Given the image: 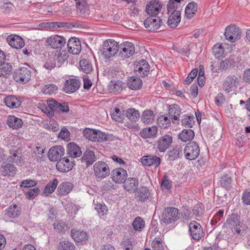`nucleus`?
<instances>
[{
  "label": "nucleus",
  "mask_w": 250,
  "mask_h": 250,
  "mask_svg": "<svg viewBox=\"0 0 250 250\" xmlns=\"http://www.w3.org/2000/svg\"><path fill=\"white\" fill-rule=\"evenodd\" d=\"M107 140V136L105 133L99 130H96L94 142H103Z\"/></svg>",
  "instance_id": "63"
},
{
  "label": "nucleus",
  "mask_w": 250,
  "mask_h": 250,
  "mask_svg": "<svg viewBox=\"0 0 250 250\" xmlns=\"http://www.w3.org/2000/svg\"><path fill=\"white\" fill-rule=\"evenodd\" d=\"M66 152L68 156L71 157V160L74 158L80 157L82 154L80 147L73 143L68 144Z\"/></svg>",
  "instance_id": "26"
},
{
  "label": "nucleus",
  "mask_w": 250,
  "mask_h": 250,
  "mask_svg": "<svg viewBox=\"0 0 250 250\" xmlns=\"http://www.w3.org/2000/svg\"><path fill=\"white\" fill-rule=\"evenodd\" d=\"M235 62L231 59L228 58L223 61L220 63V67L223 69H227L233 65Z\"/></svg>",
  "instance_id": "58"
},
{
  "label": "nucleus",
  "mask_w": 250,
  "mask_h": 250,
  "mask_svg": "<svg viewBox=\"0 0 250 250\" xmlns=\"http://www.w3.org/2000/svg\"><path fill=\"white\" fill-rule=\"evenodd\" d=\"M157 133V129L155 126L145 128L140 131L141 136L144 138L155 137Z\"/></svg>",
  "instance_id": "35"
},
{
  "label": "nucleus",
  "mask_w": 250,
  "mask_h": 250,
  "mask_svg": "<svg viewBox=\"0 0 250 250\" xmlns=\"http://www.w3.org/2000/svg\"><path fill=\"white\" fill-rule=\"evenodd\" d=\"M119 48L121 50L119 55L123 58H129L135 52L134 45L130 42H126L123 44H121Z\"/></svg>",
  "instance_id": "12"
},
{
  "label": "nucleus",
  "mask_w": 250,
  "mask_h": 250,
  "mask_svg": "<svg viewBox=\"0 0 250 250\" xmlns=\"http://www.w3.org/2000/svg\"><path fill=\"white\" fill-rule=\"evenodd\" d=\"M68 56L65 51L60 52L56 57V62L57 66L60 67L67 60Z\"/></svg>",
  "instance_id": "46"
},
{
  "label": "nucleus",
  "mask_w": 250,
  "mask_h": 250,
  "mask_svg": "<svg viewBox=\"0 0 250 250\" xmlns=\"http://www.w3.org/2000/svg\"><path fill=\"white\" fill-rule=\"evenodd\" d=\"M181 21V12L179 10H174L169 16L167 24L171 28L176 27Z\"/></svg>",
  "instance_id": "25"
},
{
  "label": "nucleus",
  "mask_w": 250,
  "mask_h": 250,
  "mask_svg": "<svg viewBox=\"0 0 250 250\" xmlns=\"http://www.w3.org/2000/svg\"><path fill=\"white\" fill-rule=\"evenodd\" d=\"M239 83L238 78L235 76H229L227 77L224 83V87L225 90L229 93L234 90Z\"/></svg>",
  "instance_id": "15"
},
{
  "label": "nucleus",
  "mask_w": 250,
  "mask_h": 250,
  "mask_svg": "<svg viewBox=\"0 0 250 250\" xmlns=\"http://www.w3.org/2000/svg\"><path fill=\"white\" fill-rule=\"evenodd\" d=\"M4 103L7 106L11 108H16L21 105V101L15 96L9 95L4 99Z\"/></svg>",
  "instance_id": "30"
},
{
  "label": "nucleus",
  "mask_w": 250,
  "mask_h": 250,
  "mask_svg": "<svg viewBox=\"0 0 250 250\" xmlns=\"http://www.w3.org/2000/svg\"><path fill=\"white\" fill-rule=\"evenodd\" d=\"M189 230L192 238L195 240H199L203 236V230L201 225L193 221L189 224Z\"/></svg>",
  "instance_id": "10"
},
{
  "label": "nucleus",
  "mask_w": 250,
  "mask_h": 250,
  "mask_svg": "<svg viewBox=\"0 0 250 250\" xmlns=\"http://www.w3.org/2000/svg\"><path fill=\"white\" fill-rule=\"evenodd\" d=\"M20 211L18 209V206L14 205L10 206L6 212V214L9 217L15 218L20 215Z\"/></svg>",
  "instance_id": "49"
},
{
  "label": "nucleus",
  "mask_w": 250,
  "mask_h": 250,
  "mask_svg": "<svg viewBox=\"0 0 250 250\" xmlns=\"http://www.w3.org/2000/svg\"><path fill=\"white\" fill-rule=\"evenodd\" d=\"M73 185L70 182L62 183L58 188V191L61 195H66L72 190Z\"/></svg>",
  "instance_id": "41"
},
{
  "label": "nucleus",
  "mask_w": 250,
  "mask_h": 250,
  "mask_svg": "<svg viewBox=\"0 0 250 250\" xmlns=\"http://www.w3.org/2000/svg\"><path fill=\"white\" fill-rule=\"evenodd\" d=\"M12 70V66L10 63L4 62L0 65V77L8 78L11 75Z\"/></svg>",
  "instance_id": "39"
},
{
  "label": "nucleus",
  "mask_w": 250,
  "mask_h": 250,
  "mask_svg": "<svg viewBox=\"0 0 250 250\" xmlns=\"http://www.w3.org/2000/svg\"><path fill=\"white\" fill-rule=\"evenodd\" d=\"M145 221L140 217H137L133 220L132 225L134 230L141 231L145 227Z\"/></svg>",
  "instance_id": "45"
},
{
  "label": "nucleus",
  "mask_w": 250,
  "mask_h": 250,
  "mask_svg": "<svg viewBox=\"0 0 250 250\" xmlns=\"http://www.w3.org/2000/svg\"><path fill=\"white\" fill-rule=\"evenodd\" d=\"M81 83L75 79H70L65 81L64 91L66 93H71L78 90L80 86Z\"/></svg>",
  "instance_id": "24"
},
{
  "label": "nucleus",
  "mask_w": 250,
  "mask_h": 250,
  "mask_svg": "<svg viewBox=\"0 0 250 250\" xmlns=\"http://www.w3.org/2000/svg\"><path fill=\"white\" fill-rule=\"evenodd\" d=\"M80 66L81 70L85 73H89L92 70L91 63L85 59H83L80 62Z\"/></svg>",
  "instance_id": "48"
},
{
  "label": "nucleus",
  "mask_w": 250,
  "mask_h": 250,
  "mask_svg": "<svg viewBox=\"0 0 250 250\" xmlns=\"http://www.w3.org/2000/svg\"><path fill=\"white\" fill-rule=\"evenodd\" d=\"M31 68L22 67L17 69L13 75L14 79L17 82L25 83L31 79Z\"/></svg>",
  "instance_id": "3"
},
{
  "label": "nucleus",
  "mask_w": 250,
  "mask_h": 250,
  "mask_svg": "<svg viewBox=\"0 0 250 250\" xmlns=\"http://www.w3.org/2000/svg\"><path fill=\"white\" fill-rule=\"evenodd\" d=\"M161 3L156 0L151 1L146 6V11L151 17L158 15L162 8Z\"/></svg>",
  "instance_id": "19"
},
{
  "label": "nucleus",
  "mask_w": 250,
  "mask_h": 250,
  "mask_svg": "<svg viewBox=\"0 0 250 250\" xmlns=\"http://www.w3.org/2000/svg\"><path fill=\"white\" fill-rule=\"evenodd\" d=\"M142 164L146 166L158 167L161 163V159L154 155H147L143 156L141 159Z\"/></svg>",
  "instance_id": "21"
},
{
  "label": "nucleus",
  "mask_w": 250,
  "mask_h": 250,
  "mask_svg": "<svg viewBox=\"0 0 250 250\" xmlns=\"http://www.w3.org/2000/svg\"><path fill=\"white\" fill-rule=\"evenodd\" d=\"M67 48L69 52L77 55L82 49L81 42L76 38H71L67 42Z\"/></svg>",
  "instance_id": "17"
},
{
  "label": "nucleus",
  "mask_w": 250,
  "mask_h": 250,
  "mask_svg": "<svg viewBox=\"0 0 250 250\" xmlns=\"http://www.w3.org/2000/svg\"><path fill=\"white\" fill-rule=\"evenodd\" d=\"M123 183L124 188L127 191L135 192L138 188L139 182L138 180L134 178H126Z\"/></svg>",
  "instance_id": "27"
},
{
  "label": "nucleus",
  "mask_w": 250,
  "mask_h": 250,
  "mask_svg": "<svg viewBox=\"0 0 250 250\" xmlns=\"http://www.w3.org/2000/svg\"><path fill=\"white\" fill-rule=\"evenodd\" d=\"M198 5L194 2H190L188 3L185 8V15L189 19L194 16L197 11Z\"/></svg>",
  "instance_id": "37"
},
{
  "label": "nucleus",
  "mask_w": 250,
  "mask_h": 250,
  "mask_svg": "<svg viewBox=\"0 0 250 250\" xmlns=\"http://www.w3.org/2000/svg\"><path fill=\"white\" fill-rule=\"evenodd\" d=\"M7 41L12 47L16 49L21 48L24 45L23 40L19 36L10 35L7 38Z\"/></svg>",
  "instance_id": "23"
},
{
  "label": "nucleus",
  "mask_w": 250,
  "mask_h": 250,
  "mask_svg": "<svg viewBox=\"0 0 250 250\" xmlns=\"http://www.w3.org/2000/svg\"><path fill=\"white\" fill-rule=\"evenodd\" d=\"M111 114L112 119L115 121L121 122L123 116L122 111L118 108H114Z\"/></svg>",
  "instance_id": "57"
},
{
  "label": "nucleus",
  "mask_w": 250,
  "mask_h": 250,
  "mask_svg": "<svg viewBox=\"0 0 250 250\" xmlns=\"http://www.w3.org/2000/svg\"><path fill=\"white\" fill-rule=\"evenodd\" d=\"M152 250H164V246L160 238H155L151 243Z\"/></svg>",
  "instance_id": "56"
},
{
  "label": "nucleus",
  "mask_w": 250,
  "mask_h": 250,
  "mask_svg": "<svg viewBox=\"0 0 250 250\" xmlns=\"http://www.w3.org/2000/svg\"><path fill=\"white\" fill-rule=\"evenodd\" d=\"M7 125L13 129H18L21 127L23 122L20 118L13 115H9L7 117Z\"/></svg>",
  "instance_id": "29"
},
{
  "label": "nucleus",
  "mask_w": 250,
  "mask_h": 250,
  "mask_svg": "<svg viewBox=\"0 0 250 250\" xmlns=\"http://www.w3.org/2000/svg\"><path fill=\"white\" fill-rule=\"evenodd\" d=\"M53 227L55 230L58 232H62L67 230L68 227L65 222L62 220H59L53 224Z\"/></svg>",
  "instance_id": "47"
},
{
  "label": "nucleus",
  "mask_w": 250,
  "mask_h": 250,
  "mask_svg": "<svg viewBox=\"0 0 250 250\" xmlns=\"http://www.w3.org/2000/svg\"><path fill=\"white\" fill-rule=\"evenodd\" d=\"M194 137V132L191 129H184L179 135V139L186 142L191 141Z\"/></svg>",
  "instance_id": "40"
},
{
  "label": "nucleus",
  "mask_w": 250,
  "mask_h": 250,
  "mask_svg": "<svg viewBox=\"0 0 250 250\" xmlns=\"http://www.w3.org/2000/svg\"><path fill=\"white\" fill-rule=\"evenodd\" d=\"M71 235L73 239L78 242L86 240L88 237V235L85 232L75 229L71 230Z\"/></svg>",
  "instance_id": "34"
},
{
  "label": "nucleus",
  "mask_w": 250,
  "mask_h": 250,
  "mask_svg": "<svg viewBox=\"0 0 250 250\" xmlns=\"http://www.w3.org/2000/svg\"><path fill=\"white\" fill-rule=\"evenodd\" d=\"M183 155L182 148L181 146L176 145L168 152V159L170 161L180 158Z\"/></svg>",
  "instance_id": "32"
},
{
  "label": "nucleus",
  "mask_w": 250,
  "mask_h": 250,
  "mask_svg": "<svg viewBox=\"0 0 250 250\" xmlns=\"http://www.w3.org/2000/svg\"><path fill=\"white\" fill-rule=\"evenodd\" d=\"M225 36L228 40L233 42L241 38V32L237 26L231 25L226 28Z\"/></svg>",
  "instance_id": "7"
},
{
  "label": "nucleus",
  "mask_w": 250,
  "mask_h": 250,
  "mask_svg": "<svg viewBox=\"0 0 250 250\" xmlns=\"http://www.w3.org/2000/svg\"><path fill=\"white\" fill-rule=\"evenodd\" d=\"M58 184V181L57 179L55 178L53 181H50L47 184L44 188L42 194L45 196H48L51 194L56 188Z\"/></svg>",
  "instance_id": "42"
},
{
  "label": "nucleus",
  "mask_w": 250,
  "mask_h": 250,
  "mask_svg": "<svg viewBox=\"0 0 250 250\" xmlns=\"http://www.w3.org/2000/svg\"><path fill=\"white\" fill-rule=\"evenodd\" d=\"M213 54L216 58L219 59L224 57V49L221 45H215L212 47Z\"/></svg>",
  "instance_id": "51"
},
{
  "label": "nucleus",
  "mask_w": 250,
  "mask_h": 250,
  "mask_svg": "<svg viewBox=\"0 0 250 250\" xmlns=\"http://www.w3.org/2000/svg\"><path fill=\"white\" fill-rule=\"evenodd\" d=\"M179 217V213L177 208H168L165 209L162 214V220L166 224H170L175 222Z\"/></svg>",
  "instance_id": "6"
},
{
  "label": "nucleus",
  "mask_w": 250,
  "mask_h": 250,
  "mask_svg": "<svg viewBox=\"0 0 250 250\" xmlns=\"http://www.w3.org/2000/svg\"><path fill=\"white\" fill-rule=\"evenodd\" d=\"M181 113V108L178 105L173 104L169 106L168 115L171 117V119L179 120Z\"/></svg>",
  "instance_id": "33"
},
{
  "label": "nucleus",
  "mask_w": 250,
  "mask_h": 250,
  "mask_svg": "<svg viewBox=\"0 0 250 250\" xmlns=\"http://www.w3.org/2000/svg\"><path fill=\"white\" fill-rule=\"evenodd\" d=\"M224 225L234 233H240L244 229V225L241 221L240 216L235 213L229 216Z\"/></svg>",
  "instance_id": "1"
},
{
  "label": "nucleus",
  "mask_w": 250,
  "mask_h": 250,
  "mask_svg": "<svg viewBox=\"0 0 250 250\" xmlns=\"http://www.w3.org/2000/svg\"><path fill=\"white\" fill-rule=\"evenodd\" d=\"M45 42L52 48H62L65 43L66 40L62 36L54 35L46 39Z\"/></svg>",
  "instance_id": "8"
},
{
  "label": "nucleus",
  "mask_w": 250,
  "mask_h": 250,
  "mask_svg": "<svg viewBox=\"0 0 250 250\" xmlns=\"http://www.w3.org/2000/svg\"><path fill=\"white\" fill-rule=\"evenodd\" d=\"M74 244L68 241H64L60 243L58 250H75Z\"/></svg>",
  "instance_id": "52"
},
{
  "label": "nucleus",
  "mask_w": 250,
  "mask_h": 250,
  "mask_svg": "<svg viewBox=\"0 0 250 250\" xmlns=\"http://www.w3.org/2000/svg\"><path fill=\"white\" fill-rule=\"evenodd\" d=\"M73 166V162L71 159L64 157L58 161L56 167L59 171L66 172L71 170Z\"/></svg>",
  "instance_id": "13"
},
{
  "label": "nucleus",
  "mask_w": 250,
  "mask_h": 250,
  "mask_svg": "<svg viewBox=\"0 0 250 250\" xmlns=\"http://www.w3.org/2000/svg\"><path fill=\"white\" fill-rule=\"evenodd\" d=\"M142 84L141 80L138 77H132L128 80V86L131 89L137 90L140 89Z\"/></svg>",
  "instance_id": "38"
},
{
  "label": "nucleus",
  "mask_w": 250,
  "mask_h": 250,
  "mask_svg": "<svg viewBox=\"0 0 250 250\" xmlns=\"http://www.w3.org/2000/svg\"><path fill=\"white\" fill-rule=\"evenodd\" d=\"M47 104L48 106L45 104L42 105V110L49 116H52L54 115V111H57L60 103L52 99L48 100Z\"/></svg>",
  "instance_id": "16"
},
{
  "label": "nucleus",
  "mask_w": 250,
  "mask_h": 250,
  "mask_svg": "<svg viewBox=\"0 0 250 250\" xmlns=\"http://www.w3.org/2000/svg\"><path fill=\"white\" fill-rule=\"evenodd\" d=\"M149 66L147 62L144 60L138 62L134 67V70L137 74L141 77L146 76L148 73Z\"/></svg>",
  "instance_id": "22"
},
{
  "label": "nucleus",
  "mask_w": 250,
  "mask_h": 250,
  "mask_svg": "<svg viewBox=\"0 0 250 250\" xmlns=\"http://www.w3.org/2000/svg\"><path fill=\"white\" fill-rule=\"evenodd\" d=\"M161 188L163 190H168L171 188V182L167 178V177L165 176L161 182Z\"/></svg>",
  "instance_id": "62"
},
{
  "label": "nucleus",
  "mask_w": 250,
  "mask_h": 250,
  "mask_svg": "<svg viewBox=\"0 0 250 250\" xmlns=\"http://www.w3.org/2000/svg\"><path fill=\"white\" fill-rule=\"evenodd\" d=\"M96 130L89 128H86L84 130L83 133L84 136L88 140L94 142Z\"/></svg>",
  "instance_id": "61"
},
{
  "label": "nucleus",
  "mask_w": 250,
  "mask_h": 250,
  "mask_svg": "<svg viewBox=\"0 0 250 250\" xmlns=\"http://www.w3.org/2000/svg\"><path fill=\"white\" fill-rule=\"evenodd\" d=\"M184 153L185 157L188 160L196 159L200 153V148L198 145L194 142L188 143L185 147Z\"/></svg>",
  "instance_id": "4"
},
{
  "label": "nucleus",
  "mask_w": 250,
  "mask_h": 250,
  "mask_svg": "<svg viewBox=\"0 0 250 250\" xmlns=\"http://www.w3.org/2000/svg\"><path fill=\"white\" fill-rule=\"evenodd\" d=\"M111 173L112 180L116 183H123L127 176L126 171L121 167L114 169Z\"/></svg>",
  "instance_id": "18"
},
{
  "label": "nucleus",
  "mask_w": 250,
  "mask_h": 250,
  "mask_svg": "<svg viewBox=\"0 0 250 250\" xmlns=\"http://www.w3.org/2000/svg\"><path fill=\"white\" fill-rule=\"evenodd\" d=\"M220 183L223 188H228L230 187L231 183V179L230 176L227 174H224L221 176Z\"/></svg>",
  "instance_id": "53"
},
{
  "label": "nucleus",
  "mask_w": 250,
  "mask_h": 250,
  "mask_svg": "<svg viewBox=\"0 0 250 250\" xmlns=\"http://www.w3.org/2000/svg\"><path fill=\"white\" fill-rule=\"evenodd\" d=\"M95 176L99 178H104L108 176L110 169L107 164L103 161H98L93 166Z\"/></svg>",
  "instance_id": "5"
},
{
  "label": "nucleus",
  "mask_w": 250,
  "mask_h": 250,
  "mask_svg": "<svg viewBox=\"0 0 250 250\" xmlns=\"http://www.w3.org/2000/svg\"><path fill=\"white\" fill-rule=\"evenodd\" d=\"M119 49V46L116 42L113 40L107 41L104 42L102 54L106 58H110L115 56Z\"/></svg>",
  "instance_id": "2"
},
{
  "label": "nucleus",
  "mask_w": 250,
  "mask_h": 250,
  "mask_svg": "<svg viewBox=\"0 0 250 250\" xmlns=\"http://www.w3.org/2000/svg\"><path fill=\"white\" fill-rule=\"evenodd\" d=\"M96 160L94 152L90 150H86L82 158V161L86 163L87 167L91 165Z\"/></svg>",
  "instance_id": "31"
},
{
  "label": "nucleus",
  "mask_w": 250,
  "mask_h": 250,
  "mask_svg": "<svg viewBox=\"0 0 250 250\" xmlns=\"http://www.w3.org/2000/svg\"><path fill=\"white\" fill-rule=\"evenodd\" d=\"M125 83L120 81H111L108 85L110 92L120 93L125 88Z\"/></svg>",
  "instance_id": "28"
},
{
  "label": "nucleus",
  "mask_w": 250,
  "mask_h": 250,
  "mask_svg": "<svg viewBox=\"0 0 250 250\" xmlns=\"http://www.w3.org/2000/svg\"><path fill=\"white\" fill-rule=\"evenodd\" d=\"M15 171L16 167L10 164L2 166L0 169V172L3 175H12L15 173Z\"/></svg>",
  "instance_id": "44"
},
{
  "label": "nucleus",
  "mask_w": 250,
  "mask_h": 250,
  "mask_svg": "<svg viewBox=\"0 0 250 250\" xmlns=\"http://www.w3.org/2000/svg\"><path fill=\"white\" fill-rule=\"evenodd\" d=\"M65 152V149L61 146H56L52 147L48 153V157L51 161L55 162L60 161Z\"/></svg>",
  "instance_id": "9"
},
{
  "label": "nucleus",
  "mask_w": 250,
  "mask_h": 250,
  "mask_svg": "<svg viewBox=\"0 0 250 250\" xmlns=\"http://www.w3.org/2000/svg\"><path fill=\"white\" fill-rule=\"evenodd\" d=\"M150 194V192L148 188L146 187H142L139 189L135 196L139 201L145 202L149 199Z\"/></svg>",
  "instance_id": "36"
},
{
  "label": "nucleus",
  "mask_w": 250,
  "mask_h": 250,
  "mask_svg": "<svg viewBox=\"0 0 250 250\" xmlns=\"http://www.w3.org/2000/svg\"><path fill=\"white\" fill-rule=\"evenodd\" d=\"M158 122L161 127L166 128L170 123V118L165 115H162L159 117Z\"/></svg>",
  "instance_id": "60"
},
{
  "label": "nucleus",
  "mask_w": 250,
  "mask_h": 250,
  "mask_svg": "<svg viewBox=\"0 0 250 250\" xmlns=\"http://www.w3.org/2000/svg\"><path fill=\"white\" fill-rule=\"evenodd\" d=\"M126 117L129 120L135 122L140 117V114L138 110L133 108H130L126 110Z\"/></svg>",
  "instance_id": "50"
},
{
  "label": "nucleus",
  "mask_w": 250,
  "mask_h": 250,
  "mask_svg": "<svg viewBox=\"0 0 250 250\" xmlns=\"http://www.w3.org/2000/svg\"><path fill=\"white\" fill-rule=\"evenodd\" d=\"M76 13L80 16H85L89 14V7L86 0H75Z\"/></svg>",
  "instance_id": "20"
},
{
  "label": "nucleus",
  "mask_w": 250,
  "mask_h": 250,
  "mask_svg": "<svg viewBox=\"0 0 250 250\" xmlns=\"http://www.w3.org/2000/svg\"><path fill=\"white\" fill-rule=\"evenodd\" d=\"M194 117L193 115L186 116L181 121L182 124L186 127H191L194 123Z\"/></svg>",
  "instance_id": "55"
},
{
  "label": "nucleus",
  "mask_w": 250,
  "mask_h": 250,
  "mask_svg": "<svg viewBox=\"0 0 250 250\" xmlns=\"http://www.w3.org/2000/svg\"><path fill=\"white\" fill-rule=\"evenodd\" d=\"M155 115L153 111L149 110H146L143 113L141 120L146 124L152 123L154 121Z\"/></svg>",
  "instance_id": "43"
},
{
  "label": "nucleus",
  "mask_w": 250,
  "mask_h": 250,
  "mask_svg": "<svg viewBox=\"0 0 250 250\" xmlns=\"http://www.w3.org/2000/svg\"><path fill=\"white\" fill-rule=\"evenodd\" d=\"M58 90V87L53 84L46 85L43 88L42 91L44 94L52 95Z\"/></svg>",
  "instance_id": "54"
},
{
  "label": "nucleus",
  "mask_w": 250,
  "mask_h": 250,
  "mask_svg": "<svg viewBox=\"0 0 250 250\" xmlns=\"http://www.w3.org/2000/svg\"><path fill=\"white\" fill-rule=\"evenodd\" d=\"M181 6L173 0H169L167 4V10L168 13L173 12L174 10H180Z\"/></svg>",
  "instance_id": "59"
},
{
  "label": "nucleus",
  "mask_w": 250,
  "mask_h": 250,
  "mask_svg": "<svg viewBox=\"0 0 250 250\" xmlns=\"http://www.w3.org/2000/svg\"><path fill=\"white\" fill-rule=\"evenodd\" d=\"M44 67L48 70H51L57 66L55 58H50L46 60L44 64Z\"/></svg>",
  "instance_id": "64"
},
{
  "label": "nucleus",
  "mask_w": 250,
  "mask_h": 250,
  "mask_svg": "<svg viewBox=\"0 0 250 250\" xmlns=\"http://www.w3.org/2000/svg\"><path fill=\"white\" fill-rule=\"evenodd\" d=\"M162 20L158 17H149L144 21L145 27L150 31L158 29L161 25Z\"/></svg>",
  "instance_id": "11"
},
{
  "label": "nucleus",
  "mask_w": 250,
  "mask_h": 250,
  "mask_svg": "<svg viewBox=\"0 0 250 250\" xmlns=\"http://www.w3.org/2000/svg\"><path fill=\"white\" fill-rule=\"evenodd\" d=\"M172 137L166 134L159 138L157 142V148L160 152H165L171 145Z\"/></svg>",
  "instance_id": "14"
}]
</instances>
